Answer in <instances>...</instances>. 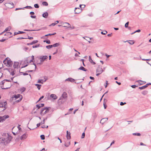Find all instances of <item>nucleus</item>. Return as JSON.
Here are the masks:
<instances>
[{"instance_id": "1", "label": "nucleus", "mask_w": 151, "mask_h": 151, "mask_svg": "<svg viewBox=\"0 0 151 151\" xmlns=\"http://www.w3.org/2000/svg\"><path fill=\"white\" fill-rule=\"evenodd\" d=\"M4 137L6 145L9 143L12 139V137L10 136L8 133H4Z\"/></svg>"}, {"instance_id": "2", "label": "nucleus", "mask_w": 151, "mask_h": 151, "mask_svg": "<svg viewBox=\"0 0 151 151\" xmlns=\"http://www.w3.org/2000/svg\"><path fill=\"white\" fill-rule=\"evenodd\" d=\"M49 108H50V107H46L42 109H41L40 114L42 116H43L48 112L49 111Z\"/></svg>"}, {"instance_id": "3", "label": "nucleus", "mask_w": 151, "mask_h": 151, "mask_svg": "<svg viewBox=\"0 0 151 151\" xmlns=\"http://www.w3.org/2000/svg\"><path fill=\"white\" fill-rule=\"evenodd\" d=\"M5 5L6 7L10 9L14 7V4L13 2L6 3Z\"/></svg>"}, {"instance_id": "4", "label": "nucleus", "mask_w": 151, "mask_h": 151, "mask_svg": "<svg viewBox=\"0 0 151 151\" xmlns=\"http://www.w3.org/2000/svg\"><path fill=\"white\" fill-rule=\"evenodd\" d=\"M6 104L7 103L6 101L0 103V107H3L4 108V109L3 110V111L5 110L6 108Z\"/></svg>"}, {"instance_id": "5", "label": "nucleus", "mask_w": 151, "mask_h": 151, "mask_svg": "<svg viewBox=\"0 0 151 151\" xmlns=\"http://www.w3.org/2000/svg\"><path fill=\"white\" fill-rule=\"evenodd\" d=\"M104 70L102 69L101 66L99 65L96 69V72H99L100 73H102Z\"/></svg>"}, {"instance_id": "6", "label": "nucleus", "mask_w": 151, "mask_h": 151, "mask_svg": "<svg viewBox=\"0 0 151 151\" xmlns=\"http://www.w3.org/2000/svg\"><path fill=\"white\" fill-rule=\"evenodd\" d=\"M47 58L48 57L46 55L41 56L40 57V59L41 60V62H43L45 60L47 59Z\"/></svg>"}, {"instance_id": "7", "label": "nucleus", "mask_w": 151, "mask_h": 151, "mask_svg": "<svg viewBox=\"0 0 151 151\" xmlns=\"http://www.w3.org/2000/svg\"><path fill=\"white\" fill-rule=\"evenodd\" d=\"M67 95L65 92H64L62 95L61 96L59 100L67 98Z\"/></svg>"}, {"instance_id": "8", "label": "nucleus", "mask_w": 151, "mask_h": 151, "mask_svg": "<svg viewBox=\"0 0 151 151\" xmlns=\"http://www.w3.org/2000/svg\"><path fill=\"white\" fill-rule=\"evenodd\" d=\"M108 118H103L101 120L100 123L102 124H103L105 122H106L108 120Z\"/></svg>"}, {"instance_id": "9", "label": "nucleus", "mask_w": 151, "mask_h": 151, "mask_svg": "<svg viewBox=\"0 0 151 151\" xmlns=\"http://www.w3.org/2000/svg\"><path fill=\"white\" fill-rule=\"evenodd\" d=\"M7 62H6L7 63V66L9 67H11L12 65V61L9 58V59L7 60Z\"/></svg>"}, {"instance_id": "10", "label": "nucleus", "mask_w": 151, "mask_h": 151, "mask_svg": "<svg viewBox=\"0 0 151 151\" xmlns=\"http://www.w3.org/2000/svg\"><path fill=\"white\" fill-rule=\"evenodd\" d=\"M65 81H68L71 82H74L75 81V80L72 78H69L65 79Z\"/></svg>"}, {"instance_id": "11", "label": "nucleus", "mask_w": 151, "mask_h": 151, "mask_svg": "<svg viewBox=\"0 0 151 151\" xmlns=\"http://www.w3.org/2000/svg\"><path fill=\"white\" fill-rule=\"evenodd\" d=\"M27 137V134L26 133L24 134L20 137V139L21 140H23L26 139Z\"/></svg>"}, {"instance_id": "12", "label": "nucleus", "mask_w": 151, "mask_h": 151, "mask_svg": "<svg viewBox=\"0 0 151 151\" xmlns=\"http://www.w3.org/2000/svg\"><path fill=\"white\" fill-rule=\"evenodd\" d=\"M67 135L66 137L68 139H71L70 133L68 131H67L66 132Z\"/></svg>"}, {"instance_id": "13", "label": "nucleus", "mask_w": 151, "mask_h": 151, "mask_svg": "<svg viewBox=\"0 0 151 151\" xmlns=\"http://www.w3.org/2000/svg\"><path fill=\"white\" fill-rule=\"evenodd\" d=\"M22 96L20 94H17V95L14 94L13 95V97H12V98L13 99V98H15V99H17L20 97V96Z\"/></svg>"}, {"instance_id": "14", "label": "nucleus", "mask_w": 151, "mask_h": 151, "mask_svg": "<svg viewBox=\"0 0 151 151\" xmlns=\"http://www.w3.org/2000/svg\"><path fill=\"white\" fill-rule=\"evenodd\" d=\"M80 8H75V13L76 14H79L81 12L80 11Z\"/></svg>"}, {"instance_id": "15", "label": "nucleus", "mask_w": 151, "mask_h": 151, "mask_svg": "<svg viewBox=\"0 0 151 151\" xmlns=\"http://www.w3.org/2000/svg\"><path fill=\"white\" fill-rule=\"evenodd\" d=\"M50 97L54 100H55L58 98L57 96L56 95L53 94H51L50 96Z\"/></svg>"}, {"instance_id": "16", "label": "nucleus", "mask_w": 151, "mask_h": 151, "mask_svg": "<svg viewBox=\"0 0 151 151\" xmlns=\"http://www.w3.org/2000/svg\"><path fill=\"white\" fill-rule=\"evenodd\" d=\"M19 63L18 62H14L13 65V67L14 68H17L19 65Z\"/></svg>"}, {"instance_id": "17", "label": "nucleus", "mask_w": 151, "mask_h": 151, "mask_svg": "<svg viewBox=\"0 0 151 151\" xmlns=\"http://www.w3.org/2000/svg\"><path fill=\"white\" fill-rule=\"evenodd\" d=\"M23 31H19L18 32H15L14 33V36L19 34H22L25 33Z\"/></svg>"}, {"instance_id": "18", "label": "nucleus", "mask_w": 151, "mask_h": 151, "mask_svg": "<svg viewBox=\"0 0 151 151\" xmlns=\"http://www.w3.org/2000/svg\"><path fill=\"white\" fill-rule=\"evenodd\" d=\"M46 80L47 79H46V80H44L42 79H39L38 80L37 83L43 84V82H45Z\"/></svg>"}, {"instance_id": "19", "label": "nucleus", "mask_w": 151, "mask_h": 151, "mask_svg": "<svg viewBox=\"0 0 151 151\" xmlns=\"http://www.w3.org/2000/svg\"><path fill=\"white\" fill-rule=\"evenodd\" d=\"M8 71L10 73V74L12 76H13L14 75V71L12 70V69H9V70L8 69Z\"/></svg>"}, {"instance_id": "20", "label": "nucleus", "mask_w": 151, "mask_h": 151, "mask_svg": "<svg viewBox=\"0 0 151 151\" xmlns=\"http://www.w3.org/2000/svg\"><path fill=\"white\" fill-rule=\"evenodd\" d=\"M2 136V137L1 138V141H2L3 142L4 144V145H6V144L5 143V139L4 138V134H3Z\"/></svg>"}, {"instance_id": "21", "label": "nucleus", "mask_w": 151, "mask_h": 151, "mask_svg": "<svg viewBox=\"0 0 151 151\" xmlns=\"http://www.w3.org/2000/svg\"><path fill=\"white\" fill-rule=\"evenodd\" d=\"M48 14L47 12H45V13H43L42 14V17L45 18H47L48 16Z\"/></svg>"}, {"instance_id": "22", "label": "nucleus", "mask_w": 151, "mask_h": 151, "mask_svg": "<svg viewBox=\"0 0 151 151\" xmlns=\"http://www.w3.org/2000/svg\"><path fill=\"white\" fill-rule=\"evenodd\" d=\"M78 69L84 71H87V70L86 69L82 66L80 67L79 68H78Z\"/></svg>"}, {"instance_id": "23", "label": "nucleus", "mask_w": 151, "mask_h": 151, "mask_svg": "<svg viewBox=\"0 0 151 151\" xmlns=\"http://www.w3.org/2000/svg\"><path fill=\"white\" fill-rule=\"evenodd\" d=\"M137 82H138L140 85H142L143 84H145L146 83V82L145 81H142L141 80H138V81H137Z\"/></svg>"}, {"instance_id": "24", "label": "nucleus", "mask_w": 151, "mask_h": 151, "mask_svg": "<svg viewBox=\"0 0 151 151\" xmlns=\"http://www.w3.org/2000/svg\"><path fill=\"white\" fill-rule=\"evenodd\" d=\"M9 59V58H6L3 61V63H4L5 65L6 66H7V63L6 62H7V60Z\"/></svg>"}, {"instance_id": "25", "label": "nucleus", "mask_w": 151, "mask_h": 151, "mask_svg": "<svg viewBox=\"0 0 151 151\" xmlns=\"http://www.w3.org/2000/svg\"><path fill=\"white\" fill-rule=\"evenodd\" d=\"M11 29V27L10 26L6 27L5 30L3 32H5L6 31H9Z\"/></svg>"}, {"instance_id": "26", "label": "nucleus", "mask_w": 151, "mask_h": 151, "mask_svg": "<svg viewBox=\"0 0 151 151\" xmlns=\"http://www.w3.org/2000/svg\"><path fill=\"white\" fill-rule=\"evenodd\" d=\"M60 45V44L59 43H55L53 45H52V47H57L58 46Z\"/></svg>"}, {"instance_id": "27", "label": "nucleus", "mask_w": 151, "mask_h": 151, "mask_svg": "<svg viewBox=\"0 0 151 151\" xmlns=\"http://www.w3.org/2000/svg\"><path fill=\"white\" fill-rule=\"evenodd\" d=\"M12 86V85L11 84H10L8 87H7L6 88H4V86H1V88L2 89H9V88H10V87H11Z\"/></svg>"}, {"instance_id": "28", "label": "nucleus", "mask_w": 151, "mask_h": 151, "mask_svg": "<svg viewBox=\"0 0 151 151\" xmlns=\"http://www.w3.org/2000/svg\"><path fill=\"white\" fill-rule=\"evenodd\" d=\"M35 86H37V88L38 89V90H40V88L41 87V85H40L38 84H36L35 85Z\"/></svg>"}, {"instance_id": "29", "label": "nucleus", "mask_w": 151, "mask_h": 151, "mask_svg": "<svg viewBox=\"0 0 151 151\" xmlns=\"http://www.w3.org/2000/svg\"><path fill=\"white\" fill-rule=\"evenodd\" d=\"M64 24H66V26H64V27L71 28V27H70V24L67 22H65Z\"/></svg>"}, {"instance_id": "30", "label": "nucleus", "mask_w": 151, "mask_h": 151, "mask_svg": "<svg viewBox=\"0 0 151 151\" xmlns=\"http://www.w3.org/2000/svg\"><path fill=\"white\" fill-rule=\"evenodd\" d=\"M26 90V88L25 87H23L20 88V91L22 92V93L24 92Z\"/></svg>"}, {"instance_id": "31", "label": "nucleus", "mask_w": 151, "mask_h": 151, "mask_svg": "<svg viewBox=\"0 0 151 151\" xmlns=\"http://www.w3.org/2000/svg\"><path fill=\"white\" fill-rule=\"evenodd\" d=\"M56 34V33H52V34L49 33V34H47V35H45V36L46 37V36H51V35H55Z\"/></svg>"}, {"instance_id": "32", "label": "nucleus", "mask_w": 151, "mask_h": 151, "mask_svg": "<svg viewBox=\"0 0 151 151\" xmlns=\"http://www.w3.org/2000/svg\"><path fill=\"white\" fill-rule=\"evenodd\" d=\"M148 93V91H144L142 92V94L144 95H146Z\"/></svg>"}, {"instance_id": "33", "label": "nucleus", "mask_w": 151, "mask_h": 151, "mask_svg": "<svg viewBox=\"0 0 151 151\" xmlns=\"http://www.w3.org/2000/svg\"><path fill=\"white\" fill-rule=\"evenodd\" d=\"M38 42V41L37 40H34L32 41L31 42V45H33L35 43H37Z\"/></svg>"}, {"instance_id": "34", "label": "nucleus", "mask_w": 151, "mask_h": 151, "mask_svg": "<svg viewBox=\"0 0 151 151\" xmlns=\"http://www.w3.org/2000/svg\"><path fill=\"white\" fill-rule=\"evenodd\" d=\"M147 88V87H146V85H145L144 86H142L139 87V88L140 89H141V90H142V89H144L145 88Z\"/></svg>"}, {"instance_id": "35", "label": "nucleus", "mask_w": 151, "mask_h": 151, "mask_svg": "<svg viewBox=\"0 0 151 151\" xmlns=\"http://www.w3.org/2000/svg\"><path fill=\"white\" fill-rule=\"evenodd\" d=\"M70 145V142H68L65 143V147H68L69 146V145Z\"/></svg>"}, {"instance_id": "36", "label": "nucleus", "mask_w": 151, "mask_h": 151, "mask_svg": "<svg viewBox=\"0 0 151 151\" xmlns=\"http://www.w3.org/2000/svg\"><path fill=\"white\" fill-rule=\"evenodd\" d=\"M40 29L38 30H29V29H24V31H39L40 30Z\"/></svg>"}, {"instance_id": "37", "label": "nucleus", "mask_w": 151, "mask_h": 151, "mask_svg": "<svg viewBox=\"0 0 151 151\" xmlns=\"http://www.w3.org/2000/svg\"><path fill=\"white\" fill-rule=\"evenodd\" d=\"M42 4L43 5L45 6H47L48 5L46 1H43L42 2Z\"/></svg>"}, {"instance_id": "38", "label": "nucleus", "mask_w": 151, "mask_h": 151, "mask_svg": "<svg viewBox=\"0 0 151 151\" xmlns=\"http://www.w3.org/2000/svg\"><path fill=\"white\" fill-rule=\"evenodd\" d=\"M2 117L3 118H4V119L5 120L6 119L8 118L9 117V116L8 115H4V116H3Z\"/></svg>"}, {"instance_id": "39", "label": "nucleus", "mask_w": 151, "mask_h": 151, "mask_svg": "<svg viewBox=\"0 0 151 151\" xmlns=\"http://www.w3.org/2000/svg\"><path fill=\"white\" fill-rule=\"evenodd\" d=\"M44 42H46L48 44H50V41L49 40H45L43 41Z\"/></svg>"}, {"instance_id": "40", "label": "nucleus", "mask_w": 151, "mask_h": 151, "mask_svg": "<svg viewBox=\"0 0 151 151\" xmlns=\"http://www.w3.org/2000/svg\"><path fill=\"white\" fill-rule=\"evenodd\" d=\"M46 47L47 49H50L52 47V45H47L46 46Z\"/></svg>"}, {"instance_id": "41", "label": "nucleus", "mask_w": 151, "mask_h": 151, "mask_svg": "<svg viewBox=\"0 0 151 151\" xmlns=\"http://www.w3.org/2000/svg\"><path fill=\"white\" fill-rule=\"evenodd\" d=\"M40 138L41 139L44 140L45 139V136L44 135L42 134L41 135Z\"/></svg>"}, {"instance_id": "42", "label": "nucleus", "mask_w": 151, "mask_h": 151, "mask_svg": "<svg viewBox=\"0 0 151 151\" xmlns=\"http://www.w3.org/2000/svg\"><path fill=\"white\" fill-rule=\"evenodd\" d=\"M140 31H141V30H140V29H138V30H137L136 31H135L134 32L132 33L131 34V35H133V34H134V33H135L136 32H140Z\"/></svg>"}, {"instance_id": "43", "label": "nucleus", "mask_w": 151, "mask_h": 151, "mask_svg": "<svg viewBox=\"0 0 151 151\" xmlns=\"http://www.w3.org/2000/svg\"><path fill=\"white\" fill-rule=\"evenodd\" d=\"M107 33V32L106 31H104L103 32H101V34L103 35H105Z\"/></svg>"}, {"instance_id": "44", "label": "nucleus", "mask_w": 151, "mask_h": 151, "mask_svg": "<svg viewBox=\"0 0 151 151\" xmlns=\"http://www.w3.org/2000/svg\"><path fill=\"white\" fill-rule=\"evenodd\" d=\"M129 22H127L125 24V27L126 28H127L128 27V25H129Z\"/></svg>"}, {"instance_id": "45", "label": "nucleus", "mask_w": 151, "mask_h": 151, "mask_svg": "<svg viewBox=\"0 0 151 151\" xmlns=\"http://www.w3.org/2000/svg\"><path fill=\"white\" fill-rule=\"evenodd\" d=\"M133 134L134 135H137V136H140L141 135V134L140 133H134Z\"/></svg>"}, {"instance_id": "46", "label": "nucleus", "mask_w": 151, "mask_h": 151, "mask_svg": "<svg viewBox=\"0 0 151 151\" xmlns=\"http://www.w3.org/2000/svg\"><path fill=\"white\" fill-rule=\"evenodd\" d=\"M4 118H3L2 116H0V122H3L4 121Z\"/></svg>"}, {"instance_id": "47", "label": "nucleus", "mask_w": 151, "mask_h": 151, "mask_svg": "<svg viewBox=\"0 0 151 151\" xmlns=\"http://www.w3.org/2000/svg\"><path fill=\"white\" fill-rule=\"evenodd\" d=\"M34 6L36 8H38L39 7V5L37 4H35Z\"/></svg>"}, {"instance_id": "48", "label": "nucleus", "mask_w": 151, "mask_h": 151, "mask_svg": "<svg viewBox=\"0 0 151 151\" xmlns=\"http://www.w3.org/2000/svg\"><path fill=\"white\" fill-rule=\"evenodd\" d=\"M85 7V5L84 4H80L79 5V7L81 8H84Z\"/></svg>"}, {"instance_id": "49", "label": "nucleus", "mask_w": 151, "mask_h": 151, "mask_svg": "<svg viewBox=\"0 0 151 151\" xmlns=\"http://www.w3.org/2000/svg\"><path fill=\"white\" fill-rule=\"evenodd\" d=\"M40 45L39 44L37 45H33L32 46V47H33V48H35L38 47H40Z\"/></svg>"}, {"instance_id": "50", "label": "nucleus", "mask_w": 151, "mask_h": 151, "mask_svg": "<svg viewBox=\"0 0 151 151\" xmlns=\"http://www.w3.org/2000/svg\"><path fill=\"white\" fill-rule=\"evenodd\" d=\"M131 42H129V41H128V40H127L126 41H124V42H128L131 45L133 44L134 43V42H133V41H132V40H131Z\"/></svg>"}, {"instance_id": "51", "label": "nucleus", "mask_w": 151, "mask_h": 151, "mask_svg": "<svg viewBox=\"0 0 151 151\" xmlns=\"http://www.w3.org/2000/svg\"><path fill=\"white\" fill-rule=\"evenodd\" d=\"M89 58V60L90 61V63H92V62H93V60L92 59L91 57L90 56H89L88 57Z\"/></svg>"}, {"instance_id": "52", "label": "nucleus", "mask_w": 151, "mask_h": 151, "mask_svg": "<svg viewBox=\"0 0 151 151\" xmlns=\"http://www.w3.org/2000/svg\"><path fill=\"white\" fill-rule=\"evenodd\" d=\"M24 8H26V9H32V7H31V6H25V7H24Z\"/></svg>"}, {"instance_id": "53", "label": "nucleus", "mask_w": 151, "mask_h": 151, "mask_svg": "<svg viewBox=\"0 0 151 151\" xmlns=\"http://www.w3.org/2000/svg\"><path fill=\"white\" fill-rule=\"evenodd\" d=\"M47 117H48L47 116V117L45 118H43V122H42V124H45V120H46L47 119Z\"/></svg>"}, {"instance_id": "54", "label": "nucleus", "mask_w": 151, "mask_h": 151, "mask_svg": "<svg viewBox=\"0 0 151 151\" xmlns=\"http://www.w3.org/2000/svg\"><path fill=\"white\" fill-rule=\"evenodd\" d=\"M41 127L42 128H47L48 127V126L43 125Z\"/></svg>"}, {"instance_id": "55", "label": "nucleus", "mask_w": 151, "mask_h": 151, "mask_svg": "<svg viewBox=\"0 0 151 151\" xmlns=\"http://www.w3.org/2000/svg\"><path fill=\"white\" fill-rule=\"evenodd\" d=\"M36 106L37 107V110L38 109H39L40 107H41L40 104H37Z\"/></svg>"}, {"instance_id": "56", "label": "nucleus", "mask_w": 151, "mask_h": 151, "mask_svg": "<svg viewBox=\"0 0 151 151\" xmlns=\"http://www.w3.org/2000/svg\"><path fill=\"white\" fill-rule=\"evenodd\" d=\"M5 81L4 80L3 81H2L1 82V83H0V84H1V85H4V83H5Z\"/></svg>"}, {"instance_id": "57", "label": "nucleus", "mask_w": 151, "mask_h": 151, "mask_svg": "<svg viewBox=\"0 0 151 151\" xmlns=\"http://www.w3.org/2000/svg\"><path fill=\"white\" fill-rule=\"evenodd\" d=\"M85 136V134L84 132H83L81 138H84Z\"/></svg>"}, {"instance_id": "58", "label": "nucleus", "mask_w": 151, "mask_h": 151, "mask_svg": "<svg viewBox=\"0 0 151 151\" xmlns=\"http://www.w3.org/2000/svg\"><path fill=\"white\" fill-rule=\"evenodd\" d=\"M126 104V102L123 103V102H120V104L121 106H123L124 104Z\"/></svg>"}, {"instance_id": "59", "label": "nucleus", "mask_w": 151, "mask_h": 151, "mask_svg": "<svg viewBox=\"0 0 151 151\" xmlns=\"http://www.w3.org/2000/svg\"><path fill=\"white\" fill-rule=\"evenodd\" d=\"M108 81H106V84L104 85V86L105 88H106L107 86V85L108 84Z\"/></svg>"}, {"instance_id": "60", "label": "nucleus", "mask_w": 151, "mask_h": 151, "mask_svg": "<svg viewBox=\"0 0 151 151\" xmlns=\"http://www.w3.org/2000/svg\"><path fill=\"white\" fill-rule=\"evenodd\" d=\"M142 60L144 61H150L151 60V59H142Z\"/></svg>"}, {"instance_id": "61", "label": "nucleus", "mask_w": 151, "mask_h": 151, "mask_svg": "<svg viewBox=\"0 0 151 151\" xmlns=\"http://www.w3.org/2000/svg\"><path fill=\"white\" fill-rule=\"evenodd\" d=\"M25 38L26 39H28L30 40H31V39H33V37H29V36H28V38Z\"/></svg>"}, {"instance_id": "62", "label": "nucleus", "mask_w": 151, "mask_h": 151, "mask_svg": "<svg viewBox=\"0 0 151 151\" xmlns=\"http://www.w3.org/2000/svg\"><path fill=\"white\" fill-rule=\"evenodd\" d=\"M131 87L133 88H135L136 87H137V86L136 85H133L131 86Z\"/></svg>"}, {"instance_id": "63", "label": "nucleus", "mask_w": 151, "mask_h": 151, "mask_svg": "<svg viewBox=\"0 0 151 151\" xmlns=\"http://www.w3.org/2000/svg\"><path fill=\"white\" fill-rule=\"evenodd\" d=\"M44 96H41L40 98V99H39L38 101L37 102H38L39 101H40V100H41V99H42L43 98Z\"/></svg>"}, {"instance_id": "64", "label": "nucleus", "mask_w": 151, "mask_h": 151, "mask_svg": "<svg viewBox=\"0 0 151 151\" xmlns=\"http://www.w3.org/2000/svg\"><path fill=\"white\" fill-rule=\"evenodd\" d=\"M56 24V23H52L51 24L49 25L50 26H54Z\"/></svg>"}]
</instances>
